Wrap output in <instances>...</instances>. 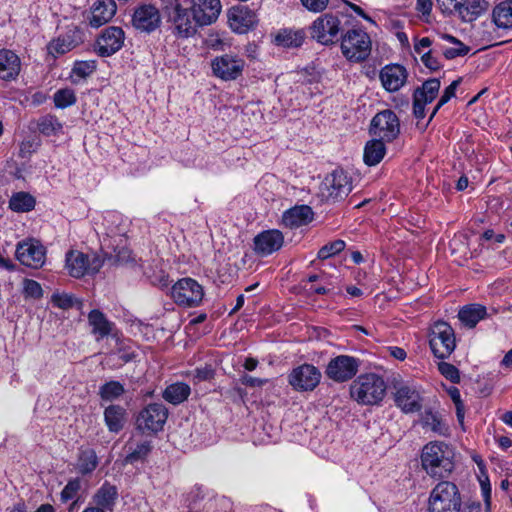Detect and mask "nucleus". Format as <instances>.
<instances>
[{
  "label": "nucleus",
  "instance_id": "16",
  "mask_svg": "<svg viewBox=\"0 0 512 512\" xmlns=\"http://www.w3.org/2000/svg\"><path fill=\"white\" fill-rule=\"evenodd\" d=\"M125 33L121 27L105 28L96 40L95 50L99 56L109 57L118 52L124 45Z\"/></svg>",
  "mask_w": 512,
  "mask_h": 512
},
{
  "label": "nucleus",
  "instance_id": "37",
  "mask_svg": "<svg viewBox=\"0 0 512 512\" xmlns=\"http://www.w3.org/2000/svg\"><path fill=\"white\" fill-rule=\"evenodd\" d=\"M37 129L47 137L59 136L63 133V123L55 115L47 114L37 120Z\"/></svg>",
  "mask_w": 512,
  "mask_h": 512
},
{
  "label": "nucleus",
  "instance_id": "1",
  "mask_svg": "<svg viewBox=\"0 0 512 512\" xmlns=\"http://www.w3.org/2000/svg\"><path fill=\"white\" fill-rule=\"evenodd\" d=\"M454 452L442 441H431L424 445L421 453V465L433 478H446L454 469Z\"/></svg>",
  "mask_w": 512,
  "mask_h": 512
},
{
  "label": "nucleus",
  "instance_id": "44",
  "mask_svg": "<svg viewBox=\"0 0 512 512\" xmlns=\"http://www.w3.org/2000/svg\"><path fill=\"white\" fill-rule=\"evenodd\" d=\"M76 95L73 89L63 88L56 91L53 95V101L57 108L64 109L76 103Z\"/></svg>",
  "mask_w": 512,
  "mask_h": 512
},
{
  "label": "nucleus",
  "instance_id": "7",
  "mask_svg": "<svg viewBox=\"0 0 512 512\" xmlns=\"http://www.w3.org/2000/svg\"><path fill=\"white\" fill-rule=\"evenodd\" d=\"M370 134L385 142L394 141L400 134V121L392 110L378 112L371 120Z\"/></svg>",
  "mask_w": 512,
  "mask_h": 512
},
{
  "label": "nucleus",
  "instance_id": "35",
  "mask_svg": "<svg viewBox=\"0 0 512 512\" xmlns=\"http://www.w3.org/2000/svg\"><path fill=\"white\" fill-rule=\"evenodd\" d=\"M88 321L98 339L108 336L112 330V323L99 310H92L88 315Z\"/></svg>",
  "mask_w": 512,
  "mask_h": 512
},
{
  "label": "nucleus",
  "instance_id": "33",
  "mask_svg": "<svg viewBox=\"0 0 512 512\" xmlns=\"http://www.w3.org/2000/svg\"><path fill=\"white\" fill-rule=\"evenodd\" d=\"M305 39L302 30L282 29L275 36V43L284 48H298Z\"/></svg>",
  "mask_w": 512,
  "mask_h": 512
},
{
  "label": "nucleus",
  "instance_id": "23",
  "mask_svg": "<svg viewBox=\"0 0 512 512\" xmlns=\"http://www.w3.org/2000/svg\"><path fill=\"white\" fill-rule=\"evenodd\" d=\"M379 77L385 90L395 92L406 83L407 71L398 64L387 65L381 69Z\"/></svg>",
  "mask_w": 512,
  "mask_h": 512
},
{
  "label": "nucleus",
  "instance_id": "50",
  "mask_svg": "<svg viewBox=\"0 0 512 512\" xmlns=\"http://www.w3.org/2000/svg\"><path fill=\"white\" fill-rule=\"evenodd\" d=\"M23 294L26 298L40 299L43 296V289L37 281L24 279Z\"/></svg>",
  "mask_w": 512,
  "mask_h": 512
},
{
  "label": "nucleus",
  "instance_id": "18",
  "mask_svg": "<svg viewBox=\"0 0 512 512\" xmlns=\"http://www.w3.org/2000/svg\"><path fill=\"white\" fill-rule=\"evenodd\" d=\"M441 82L438 78L426 80L413 94V114L417 119L425 117V105L431 103L437 96Z\"/></svg>",
  "mask_w": 512,
  "mask_h": 512
},
{
  "label": "nucleus",
  "instance_id": "43",
  "mask_svg": "<svg viewBox=\"0 0 512 512\" xmlns=\"http://www.w3.org/2000/svg\"><path fill=\"white\" fill-rule=\"evenodd\" d=\"M125 392L124 386L118 381H109L99 388V395L104 401L118 399Z\"/></svg>",
  "mask_w": 512,
  "mask_h": 512
},
{
  "label": "nucleus",
  "instance_id": "12",
  "mask_svg": "<svg viewBox=\"0 0 512 512\" xmlns=\"http://www.w3.org/2000/svg\"><path fill=\"white\" fill-rule=\"evenodd\" d=\"M352 190V183L347 173L335 170L323 181L320 191L327 200L336 201L347 196Z\"/></svg>",
  "mask_w": 512,
  "mask_h": 512
},
{
  "label": "nucleus",
  "instance_id": "30",
  "mask_svg": "<svg viewBox=\"0 0 512 512\" xmlns=\"http://www.w3.org/2000/svg\"><path fill=\"white\" fill-rule=\"evenodd\" d=\"M385 154V141L375 137L366 143L364 147L363 160L366 165L375 166L381 162Z\"/></svg>",
  "mask_w": 512,
  "mask_h": 512
},
{
  "label": "nucleus",
  "instance_id": "36",
  "mask_svg": "<svg viewBox=\"0 0 512 512\" xmlns=\"http://www.w3.org/2000/svg\"><path fill=\"white\" fill-rule=\"evenodd\" d=\"M493 22L499 28L512 29V0L499 3L493 9Z\"/></svg>",
  "mask_w": 512,
  "mask_h": 512
},
{
  "label": "nucleus",
  "instance_id": "38",
  "mask_svg": "<svg viewBox=\"0 0 512 512\" xmlns=\"http://www.w3.org/2000/svg\"><path fill=\"white\" fill-rule=\"evenodd\" d=\"M488 8V2L485 0H472L463 4L459 16L464 22L476 20Z\"/></svg>",
  "mask_w": 512,
  "mask_h": 512
},
{
  "label": "nucleus",
  "instance_id": "19",
  "mask_svg": "<svg viewBox=\"0 0 512 512\" xmlns=\"http://www.w3.org/2000/svg\"><path fill=\"white\" fill-rule=\"evenodd\" d=\"M245 62L236 55L225 54L212 61L213 73L223 80H235L243 71Z\"/></svg>",
  "mask_w": 512,
  "mask_h": 512
},
{
  "label": "nucleus",
  "instance_id": "26",
  "mask_svg": "<svg viewBox=\"0 0 512 512\" xmlns=\"http://www.w3.org/2000/svg\"><path fill=\"white\" fill-rule=\"evenodd\" d=\"M220 0H196V6L193 8L194 19L200 26L213 23L221 12Z\"/></svg>",
  "mask_w": 512,
  "mask_h": 512
},
{
  "label": "nucleus",
  "instance_id": "32",
  "mask_svg": "<svg viewBox=\"0 0 512 512\" xmlns=\"http://www.w3.org/2000/svg\"><path fill=\"white\" fill-rule=\"evenodd\" d=\"M105 424L110 432L122 430L126 420V410L120 405H110L104 411Z\"/></svg>",
  "mask_w": 512,
  "mask_h": 512
},
{
  "label": "nucleus",
  "instance_id": "20",
  "mask_svg": "<svg viewBox=\"0 0 512 512\" xmlns=\"http://www.w3.org/2000/svg\"><path fill=\"white\" fill-rule=\"evenodd\" d=\"M168 17V21L172 23L177 36L187 38L195 32L196 21L192 9L184 10H164Z\"/></svg>",
  "mask_w": 512,
  "mask_h": 512
},
{
  "label": "nucleus",
  "instance_id": "34",
  "mask_svg": "<svg viewBox=\"0 0 512 512\" xmlns=\"http://www.w3.org/2000/svg\"><path fill=\"white\" fill-rule=\"evenodd\" d=\"M191 393V388L183 382H176L169 385L163 392V398L173 404L178 405L187 400Z\"/></svg>",
  "mask_w": 512,
  "mask_h": 512
},
{
  "label": "nucleus",
  "instance_id": "5",
  "mask_svg": "<svg viewBox=\"0 0 512 512\" xmlns=\"http://www.w3.org/2000/svg\"><path fill=\"white\" fill-rule=\"evenodd\" d=\"M341 52L351 62H362L371 53L370 36L362 29H351L341 36Z\"/></svg>",
  "mask_w": 512,
  "mask_h": 512
},
{
  "label": "nucleus",
  "instance_id": "13",
  "mask_svg": "<svg viewBox=\"0 0 512 512\" xmlns=\"http://www.w3.org/2000/svg\"><path fill=\"white\" fill-rule=\"evenodd\" d=\"M168 417L167 408L161 403L147 405L137 417V428L142 431L158 432L163 429Z\"/></svg>",
  "mask_w": 512,
  "mask_h": 512
},
{
  "label": "nucleus",
  "instance_id": "60",
  "mask_svg": "<svg viewBox=\"0 0 512 512\" xmlns=\"http://www.w3.org/2000/svg\"><path fill=\"white\" fill-rule=\"evenodd\" d=\"M416 9L423 15H429L432 10V0H417Z\"/></svg>",
  "mask_w": 512,
  "mask_h": 512
},
{
  "label": "nucleus",
  "instance_id": "54",
  "mask_svg": "<svg viewBox=\"0 0 512 512\" xmlns=\"http://www.w3.org/2000/svg\"><path fill=\"white\" fill-rule=\"evenodd\" d=\"M467 0H437L439 8L444 14H452L457 12L458 15L461 12L463 4L466 3Z\"/></svg>",
  "mask_w": 512,
  "mask_h": 512
},
{
  "label": "nucleus",
  "instance_id": "59",
  "mask_svg": "<svg viewBox=\"0 0 512 512\" xmlns=\"http://www.w3.org/2000/svg\"><path fill=\"white\" fill-rule=\"evenodd\" d=\"M241 382H242L243 385H246V386H249V387H261V386H263L264 384L267 383V380L266 379L256 378V377H253V376H250V375L246 374V375L242 376Z\"/></svg>",
  "mask_w": 512,
  "mask_h": 512
},
{
  "label": "nucleus",
  "instance_id": "56",
  "mask_svg": "<svg viewBox=\"0 0 512 512\" xmlns=\"http://www.w3.org/2000/svg\"><path fill=\"white\" fill-rule=\"evenodd\" d=\"M302 6L312 13H322L327 7L330 0H300Z\"/></svg>",
  "mask_w": 512,
  "mask_h": 512
},
{
  "label": "nucleus",
  "instance_id": "48",
  "mask_svg": "<svg viewBox=\"0 0 512 512\" xmlns=\"http://www.w3.org/2000/svg\"><path fill=\"white\" fill-rule=\"evenodd\" d=\"M460 83H461V78H458V79L454 80L448 87L445 88L437 105L435 106V108L433 109V111L430 115V120L435 116V114L438 112V110L443 105H445L447 102L450 101L451 98H453L455 96L456 89Z\"/></svg>",
  "mask_w": 512,
  "mask_h": 512
},
{
  "label": "nucleus",
  "instance_id": "46",
  "mask_svg": "<svg viewBox=\"0 0 512 512\" xmlns=\"http://www.w3.org/2000/svg\"><path fill=\"white\" fill-rule=\"evenodd\" d=\"M445 39L456 45L454 48H447L443 51L446 59H454L460 56H465L469 52V47L464 45L460 40L451 35H445Z\"/></svg>",
  "mask_w": 512,
  "mask_h": 512
},
{
  "label": "nucleus",
  "instance_id": "3",
  "mask_svg": "<svg viewBox=\"0 0 512 512\" xmlns=\"http://www.w3.org/2000/svg\"><path fill=\"white\" fill-rule=\"evenodd\" d=\"M429 512H461L462 501L458 487L449 481L439 482L428 500Z\"/></svg>",
  "mask_w": 512,
  "mask_h": 512
},
{
  "label": "nucleus",
  "instance_id": "25",
  "mask_svg": "<svg viewBox=\"0 0 512 512\" xmlns=\"http://www.w3.org/2000/svg\"><path fill=\"white\" fill-rule=\"evenodd\" d=\"M117 6L114 0H97L91 7L89 24L99 28L108 23L116 14Z\"/></svg>",
  "mask_w": 512,
  "mask_h": 512
},
{
  "label": "nucleus",
  "instance_id": "49",
  "mask_svg": "<svg viewBox=\"0 0 512 512\" xmlns=\"http://www.w3.org/2000/svg\"><path fill=\"white\" fill-rule=\"evenodd\" d=\"M345 242L343 240H335L333 242H330L326 245H324L319 251H318V258L325 260L328 259L341 251L345 248Z\"/></svg>",
  "mask_w": 512,
  "mask_h": 512
},
{
  "label": "nucleus",
  "instance_id": "24",
  "mask_svg": "<svg viewBox=\"0 0 512 512\" xmlns=\"http://www.w3.org/2000/svg\"><path fill=\"white\" fill-rule=\"evenodd\" d=\"M283 242L284 237L279 230H268L255 237L254 249L257 254L267 256L279 250Z\"/></svg>",
  "mask_w": 512,
  "mask_h": 512
},
{
  "label": "nucleus",
  "instance_id": "29",
  "mask_svg": "<svg viewBox=\"0 0 512 512\" xmlns=\"http://www.w3.org/2000/svg\"><path fill=\"white\" fill-rule=\"evenodd\" d=\"M313 219V211L307 205L295 206L284 212L282 222L289 228H296L308 224Z\"/></svg>",
  "mask_w": 512,
  "mask_h": 512
},
{
  "label": "nucleus",
  "instance_id": "21",
  "mask_svg": "<svg viewBox=\"0 0 512 512\" xmlns=\"http://www.w3.org/2000/svg\"><path fill=\"white\" fill-rule=\"evenodd\" d=\"M394 400L396 406L404 413L418 412L422 408V398L418 390L408 384H402L396 387Z\"/></svg>",
  "mask_w": 512,
  "mask_h": 512
},
{
  "label": "nucleus",
  "instance_id": "62",
  "mask_svg": "<svg viewBox=\"0 0 512 512\" xmlns=\"http://www.w3.org/2000/svg\"><path fill=\"white\" fill-rule=\"evenodd\" d=\"M389 353L392 357L401 361L404 360L407 356L405 350L397 346L389 347Z\"/></svg>",
  "mask_w": 512,
  "mask_h": 512
},
{
  "label": "nucleus",
  "instance_id": "41",
  "mask_svg": "<svg viewBox=\"0 0 512 512\" xmlns=\"http://www.w3.org/2000/svg\"><path fill=\"white\" fill-rule=\"evenodd\" d=\"M422 425L423 427L431 429L433 432L446 436L449 432V427L442 420L438 413H434L432 411H426L422 417Z\"/></svg>",
  "mask_w": 512,
  "mask_h": 512
},
{
  "label": "nucleus",
  "instance_id": "9",
  "mask_svg": "<svg viewBox=\"0 0 512 512\" xmlns=\"http://www.w3.org/2000/svg\"><path fill=\"white\" fill-rule=\"evenodd\" d=\"M172 298L183 307L198 306L204 296L202 286L192 278L178 280L172 287Z\"/></svg>",
  "mask_w": 512,
  "mask_h": 512
},
{
  "label": "nucleus",
  "instance_id": "14",
  "mask_svg": "<svg viewBox=\"0 0 512 512\" xmlns=\"http://www.w3.org/2000/svg\"><path fill=\"white\" fill-rule=\"evenodd\" d=\"M320 380L321 372L311 364H302L288 375V382L296 391H312Z\"/></svg>",
  "mask_w": 512,
  "mask_h": 512
},
{
  "label": "nucleus",
  "instance_id": "42",
  "mask_svg": "<svg viewBox=\"0 0 512 512\" xmlns=\"http://www.w3.org/2000/svg\"><path fill=\"white\" fill-rule=\"evenodd\" d=\"M77 465L79 472L82 474H89L94 471L98 465L96 452L90 448L80 450Z\"/></svg>",
  "mask_w": 512,
  "mask_h": 512
},
{
  "label": "nucleus",
  "instance_id": "47",
  "mask_svg": "<svg viewBox=\"0 0 512 512\" xmlns=\"http://www.w3.org/2000/svg\"><path fill=\"white\" fill-rule=\"evenodd\" d=\"M215 372L211 365L206 364L202 367H197L193 371L187 373L191 377L193 383L197 384L203 381H209L214 378Z\"/></svg>",
  "mask_w": 512,
  "mask_h": 512
},
{
  "label": "nucleus",
  "instance_id": "45",
  "mask_svg": "<svg viewBox=\"0 0 512 512\" xmlns=\"http://www.w3.org/2000/svg\"><path fill=\"white\" fill-rule=\"evenodd\" d=\"M51 302L54 306L67 310L74 307L76 304L81 302L75 298L72 294L55 292L51 296Z\"/></svg>",
  "mask_w": 512,
  "mask_h": 512
},
{
  "label": "nucleus",
  "instance_id": "39",
  "mask_svg": "<svg viewBox=\"0 0 512 512\" xmlns=\"http://www.w3.org/2000/svg\"><path fill=\"white\" fill-rule=\"evenodd\" d=\"M127 447L129 452L125 457V462L129 464L144 461L152 450L151 442L148 440L139 442L135 446L132 443H128Z\"/></svg>",
  "mask_w": 512,
  "mask_h": 512
},
{
  "label": "nucleus",
  "instance_id": "6",
  "mask_svg": "<svg viewBox=\"0 0 512 512\" xmlns=\"http://www.w3.org/2000/svg\"><path fill=\"white\" fill-rule=\"evenodd\" d=\"M429 337L430 348L434 356L439 359L449 357L456 347L454 330L447 322H435Z\"/></svg>",
  "mask_w": 512,
  "mask_h": 512
},
{
  "label": "nucleus",
  "instance_id": "31",
  "mask_svg": "<svg viewBox=\"0 0 512 512\" xmlns=\"http://www.w3.org/2000/svg\"><path fill=\"white\" fill-rule=\"evenodd\" d=\"M486 315V307L480 304L466 305L458 313L460 321L469 328L475 327Z\"/></svg>",
  "mask_w": 512,
  "mask_h": 512
},
{
  "label": "nucleus",
  "instance_id": "53",
  "mask_svg": "<svg viewBox=\"0 0 512 512\" xmlns=\"http://www.w3.org/2000/svg\"><path fill=\"white\" fill-rule=\"evenodd\" d=\"M95 69V61H77L73 66L72 72L81 78H85L91 75Z\"/></svg>",
  "mask_w": 512,
  "mask_h": 512
},
{
  "label": "nucleus",
  "instance_id": "63",
  "mask_svg": "<svg viewBox=\"0 0 512 512\" xmlns=\"http://www.w3.org/2000/svg\"><path fill=\"white\" fill-rule=\"evenodd\" d=\"M448 394H449L450 398L452 399V401L454 402L455 406H459V405L463 404V402L461 400L460 391L458 388L451 387L448 390Z\"/></svg>",
  "mask_w": 512,
  "mask_h": 512
},
{
  "label": "nucleus",
  "instance_id": "22",
  "mask_svg": "<svg viewBox=\"0 0 512 512\" xmlns=\"http://www.w3.org/2000/svg\"><path fill=\"white\" fill-rule=\"evenodd\" d=\"M257 22L255 13L245 6L233 7L228 13L230 28L237 33H246Z\"/></svg>",
  "mask_w": 512,
  "mask_h": 512
},
{
  "label": "nucleus",
  "instance_id": "55",
  "mask_svg": "<svg viewBox=\"0 0 512 512\" xmlns=\"http://www.w3.org/2000/svg\"><path fill=\"white\" fill-rule=\"evenodd\" d=\"M440 373L452 383H458L460 381L459 370L452 364L447 362H441L438 365Z\"/></svg>",
  "mask_w": 512,
  "mask_h": 512
},
{
  "label": "nucleus",
  "instance_id": "64",
  "mask_svg": "<svg viewBox=\"0 0 512 512\" xmlns=\"http://www.w3.org/2000/svg\"><path fill=\"white\" fill-rule=\"evenodd\" d=\"M481 506L479 503L465 504L461 512H480Z\"/></svg>",
  "mask_w": 512,
  "mask_h": 512
},
{
  "label": "nucleus",
  "instance_id": "28",
  "mask_svg": "<svg viewBox=\"0 0 512 512\" xmlns=\"http://www.w3.org/2000/svg\"><path fill=\"white\" fill-rule=\"evenodd\" d=\"M21 69V61L17 54L8 49H0V79H15Z\"/></svg>",
  "mask_w": 512,
  "mask_h": 512
},
{
  "label": "nucleus",
  "instance_id": "51",
  "mask_svg": "<svg viewBox=\"0 0 512 512\" xmlns=\"http://www.w3.org/2000/svg\"><path fill=\"white\" fill-rule=\"evenodd\" d=\"M81 488V481L78 478L68 481L61 491L60 497L62 502H68L76 497Z\"/></svg>",
  "mask_w": 512,
  "mask_h": 512
},
{
  "label": "nucleus",
  "instance_id": "40",
  "mask_svg": "<svg viewBox=\"0 0 512 512\" xmlns=\"http://www.w3.org/2000/svg\"><path fill=\"white\" fill-rule=\"evenodd\" d=\"M35 204V198L27 192L14 193L9 200V208L15 212H29Z\"/></svg>",
  "mask_w": 512,
  "mask_h": 512
},
{
  "label": "nucleus",
  "instance_id": "61",
  "mask_svg": "<svg viewBox=\"0 0 512 512\" xmlns=\"http://www.w3.org/2000/svg\"><path fill=\"white\" fill-rule=\"evenodd\" d=\"M432 41L429 37H423L414 44V50L417 54L422 55L423 49L430 47Z\"/></svg>",
  "mask_w": 512,
  "mask_h": 512
},
{
  "label": "nucleus",
  "instance_id": "8",
  "mask_svg": "<svg viewBox=\"0 0 512 512\" xmlns=\"http://www.w3.org/2000/svg\"><path fill=\"white\" fill-rule=\"evenodd\" d=\"M361 361L349 355H338L332 358L325 370L326 376L337 383L351 380L359 371Z\"/></svg>",
  "mask_w": 512,
  "mask_h": 512
},
{
  "label": "nucleus",
  "instance_id": "57",
  "mask_svg": "<svg viewBox=\"0 0 512 512\" xmlns=\"http://www.w3.org/2000/svg\"><path fill=\"white\" fill-rule=\"evenodd\" d=\"M421 61L431 71H436L441 67L438 57L435 55V50H429L421 55Z\"/></svg>",
  "mask_w": 512,
  "mask_h": 512
},
{
  "label": "nucleus",
  "instance_id": "58",
  "mask_svg": "<svg viewBox=\"0 0 512 512\" xmlns=\"http://www.w3.org/2000/svg\"><path fill=\"white\" fill-rule=\"evenodd\" d=\"M482 496L487 508L490 507L491 503V485L487 475L479 478Z\"/></svg>",
  "mask_w": 512,
  "mask_h": 512
},
{
  "label": "nucleus",
  "instance_id": "10",
  "mask_svg": "<svg viewBox=\"0 0 512 512\" xmlns=\"http://www.w3.org/2000/svg\"><path fill=\"white\" fill-rule=\"evenodd\" d=\"M99 257L88 256L80 251L71 250L66 254V268L70 276L81 278L86 274H95L102 267Z\"/></svg>",
  "mask_w": 512,
  "mask_h": 512
},
{
  "label": "nucleus",
  "instance_id": "2",
  "mask_svg": "<svg viewBox=\"0 0 512 512\" xmlns=\"http://www.w3.org/2000/svg\"><path fill=\"white\" fill-rule=\"evenodd\" d=\"M387 385L382 376L376 373L359 375L350 386V395L358 404L379 405L386 394Z\"/></svg>",
  "mask_w": 512,
  "mask_h": 512
},
{
  "label": "nucleus",
  "instance_id": "17",
  "mask_svg": "<svg viewBox=\"0 0 512 512\" xmlns=\"http://www.w3.org/2000/svg\"><path fill=\"white\" fill-rule=\"evenodd\" d=\"M131 22L136 30L151 33L161 24L160 11L152 4H142L134 10Z\"/></svg>",
  "mask_w": 512,
  "mask_h": 512
},
{
  "label": "nucleus",
  "instance_id": "11",
  "mask_svg": "<svg viewBox=\"0 0 512 512\" xmlns=\"http://www.w3.org/2000/svg\"><path fill=\"white\" fill-rule=\"evenodd\" d=\"M16 258L29 268L39 269L46 260V248L35 239L21 241L16 246Z\"/></svg>",
  "mask_w": 512,
  "mask_h": 512
},
{
  "label": "nucleus",
  "instance_id": "4",
  "mask_svg": "<svg viewBox=\"0 0 512 512\" xmlns=\"http://www.w3.org/2000/svg\"><path fill=\"white\" fill-rule=\"evenodd\" d=\"M343 27L338 14L324 13L310 25L311 38L322 45H333L340 39Z\"/></svg>",
  "mask_w": 512,
  "mask_h": 512
},
{
  "label": "nucleus",
  "instance_id": "15",
  "mask_svg": "<svg viewBox=\"0 0 512 512\" xmlns=\"http://www.w3.org/2000/svg\"><path fill=\"white\" fill-rule=\"evenodd\" d=\"M83 42V30L77 25H70L64 34L49 42L47 50L50 55L57 57L73 50Z\"/></svg>",
  "mask_w": 512,
  "mask_h": 512
},
{
  "label": "nucleus",
  "instance_id": "52",
  "mask_svg": "<svg viewBox=\"0 0 512 512\" xmlns=\"http://www.w3.org/2000/svg\"><path fill=\"white\" fill-rule=\"evenodd\" d=\"M163 10H184L196 6V0H161Z\"/></svg>",
  "mask_w": 512,
  "mask_h": 512
},
{
  "label": "nucleus",
  "instance_id": "27",
  "mask_svg": "<svg viewBox=\"0 0 512 512\" xmlns=\"http://www.w3.org/2000/svg\"><path fill=\"white\" fill-rule=\"evenodd\" d=\"M118 499V490L115 485L105 481L94 493L92 502L96 507L103 508L104 512H113Z\"/></svg>",
  "mask_w": 512,
  "mask_h": 512
}]
</instances>
